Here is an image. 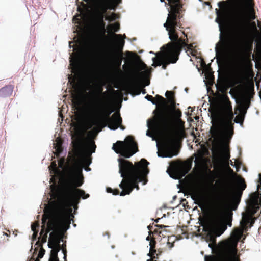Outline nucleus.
I'll list each match as a JSON object with an SVG mask.
<instances>
[{"instance_id": "423d86ee", "label": "nucleus", "mask_w": 261, "mask_h": 261, "mask_svg": "<svg viewBox=\"0 0 261 261\" xmlns=\"http://www.w3.org/2000/svg\"><path fill=\"white\" fill-rule=\"evenodd\" d=\"M92 106L93 110L97 112V115L92 117L86 123L87 129L95 126L93 129L88 132L89 137H95L97 133L101 131L102 128L106 126L112 130L117 129L122 122V118L119 113H115L110 117L113 110H110L105 100L99 98L98 102L96 105H92Z\"/></svg>"}, {"instance_id": "b1692460", "label": "nucleus", "mask_w": 261, "mask_h": 261, "mask_svg": "<svg viewBox=\"0 0 261 261\" xmlns=\"http://www.w3.org/2000/svg\"><path fill=\"white\" fill-rule=\"evenodd\" d=\"M50 256L49 261H59L58 257V253L61 250V247H56L51 248Z\"/></svg>"}, {"instance_id": "f3484780", "label": "nucleus", "mask_w": 261, "mask_h": 261, "mask_svg": "<svg viewBox=\"0 0 261 261\" xmlns=\"http://www.w3.org/2000/svg\"><path fill=\"white\" fill-rule=\"evenodd\" d=\"M229 45V37L227 34H225L223 38L220 37V41L217 44L215 48L216 55L219 56L222 60H224L227 57Z\"/></svg>"}, {"instance_id": "5fc2aeb1", "label": "nucleus", "mask_w": 261, "mask_h": 261, "mask_svg": "<svg viewBox=\"0 0 261 261\" xmlns=\"http://www.w3.org/2000/svg\"><path fill=\"white\" fill-rule=\"evenodd\" d=\"M108 236V238H109L110 237V234L108 232H106L103 233V236Z\"/></svg>"}, {"instance_id": "9d476101", "label": "nucleus", "mask_w": 261, "mask_h": 261, "mask_svg": "<svg viewBox=\"0 0 261 261\" xmlns=\"http://www.w3.org/2000/svg\"><path fill=\"white\" fill-rule=\"evenodd\" d=\"M112 149L125 158H129L139 151L137 143L132 136H128L125 141H117L113 144Z\"/></svg>"}, {"instance_id": "0e129e2a", "label": "nucleus", "mask_w": 261, "mask_h": 261, "mask_svg": "<svg viewBox=\"0 0 261 261\" xmlns=\"http://www.w3.org/2000/svg\"><path fill=\"white\" fill-rule=\"evenodd\" d=\"M149 83H150V82H149V81H148L146 83V86L148 85L149 84Z\"/></svg>"}, {"instance_id": "4be33fe9", "label": "nucleus", "mask_w": 261, "mask_h": 261, "mask_svg": "<svg viewBox=\"0 0 261 261\" xmlns=\"http://www.w3.org/2000/svg\"><path fill=\"white\" fill-rule=\"evenodd\" d=\"M168 4L171 6V11L170 12H174L175 14L179 13V3L180 0H167Z\"/></svg>"}, {"instance_id": "49530a36", "label": "nucleus", "mask_w": 261, "mask_h": 261, "mask_svg": "<svg viewBox=\"0 0 261 261\" xmlns=\"http://www.w3.org/2000/svg\"><path fill=\"white\" fill-rule=\"evenodd\" d=\"M112 193L113 195H118L119 194V190L117 189H113V192Z\"/></svg>"}, {"instance_id": "e433bc0d", "label": "nucleus", "mask_w": 261, "mask_h": 261, "mask_svg": "<svg viewBox=\"0 0 261 261\" xmlns=\"http://www.w3.org/2000/svg\"><path fill=\"white\" fill-rule=\"evenodd\" d=\"M157 253V250L155 249H149V252L147 254L148 256H152Z\"/></svg>"}, {"instance_id": "c9c22d12", "label": "nucleus", "mask_w": 261, "mask_h": 261, "mask_svg": "<svg viewBox=\"0 0 261 261\" xmlns=\"http://www.w3.org/2000/svg\"><path fill=\"white\" fill-rule=\"evenodd\" d=\"M159 255L157 253L152 256H150V258L147 260V261H158L159 258Z\"/></svg>"}, {"instance_id": "f03ea898", "label": "nucleus", "mask_w": 261, "mask_h": 261, "mask_svg": "<svg viewBox=\"0 0 261 261\" xmlns=\"http://www.w3.org/2000/svg\"><path fill=\"white\" fill-rule=\"evenodd\" d=\"M167 99L158 94L155 98L160 103V107L154 110V116L151 122H147L148 126L152 125L156 129L165 133V138L161 148L158 151L159 156L172 158L178 154L179 150L174 145L182 137L184 132L173 128L172 118L168 112V109H175L176 99L174 92L167 91Z\"/></svg>"}, {"instance_id": "72a5a7b5", "label": "nucleus", "mask_w": 261, "mask_h": 261, "mask_svg": "<svg viewBox=\"0 0 261 261\" xmlns=\"http://www.w3.org/2000/svg\"><path fill=\"white\" fill-rule=\"evenodd\" d=\"M156 243V242L155 239L154 238L151 239L149 243L150 249H155Z\"/></svg>"}, {"instance_id": "09e8293b", "label": "nucleus", "mask_w": 261, "mask_h": 261, "mask_svg": "<svg viewBox=\"0 0 261 261\" xmlns=\"http://www.w3.org/2000/svg\"><path fill=\"white\" fill-rule=\"evenodd\" d=\"M107 192L108 193H113V189H112L110 187H108L107 188Z\"/></svg>"}, {"instance_id": "13d9d810", "label": "nucleus", "mask_w": 261, "mask_h": 261, "mask_svg": "<svg viewBox=\"0 0 261 261\" xmlns=\"http://www.w3.org/2000/svg\"><path fill=\"white\" fill-rule=\"evenodd\" d=\"M229 165L234 166L233 162L231 160L229 161Z\"/></svg>"}, {"instance_id": "9b49d317", "label": "nucleus", "mask_w": 261, "mask_h": 261, "mask_svg": "<svg viewBox=\"0 0 261 261\" xmlns=\"http://www.w3.org/2000/svg\"><path fill=\"white\" fill-rule=\"evenodd\" d=\"M86 3L92 2L96 10V22L104 21L108 10H115L121 0H83Z\"/></svg>"}, {"instance_id": "a19ab883", "label": "nucleus", "mask_w": 261, "mask_h": 261, "mask_svg": "<svg viewBox=\"0 0 261 261\" xmlns=\"http://www.w3.org/2000/svg\"><path fill=\"white\" fill-rule=\"evenodd\" d=\"M259 178L257 180L258 185H257V189L259 190V187L261 186V173H259L258 175Z\"/></svg>"}, {"instance_id": "4d7b16f0", "label": "nucleus", "mask_w": 261, "mask_h": 261, "mask_svg": "<svg viewBox=\"0 0 261 261\" xmlns=\"http://www.w3.org/2000/svg\"><path fill=\"white\" fill-rule=\"evenodd\" d=\"M161 253H162V251H160L159 249H158V250H157V254H158V255H160Z\"/></svg>"}, {"instance_id": "79ce46f5", "label": "nucleus", "mask_w": 261, "mask_h": 261, "mask_svg": "<svg viewBox=\"0 0 261 261\" xmlns=\"http://www.w3.org/2000/svg\"><path fill=\"white\" fill-rule=\"evenodd\" d=\"M205 261H214V258L213 256H205Z\"/></svg>"}, {"instance_id": "603ef678", "label": "nucleus", "mask_w": 261, "mask_h": 261, "mask_svg": "<svg viewBox=\"0 0 261 261\" xmlns=\"http://www.w3.org/2000/svg\"><path fill=\"white\" fill-rule=\"evenodd\" d=\"M119 127H120L121 129L123 130L125 129V127L122 125V123L119 125Z\"/></svg>"}, {"instance_id": "7ed1b4c3", "label": "nucleus", "mask_w": 261, "mask_h": 261, "mask_svg": "<svg viewBox=\"0 0 261 261\" xmlns=\"http://www.w3.org/2000/svg\"><path fill=\"white\" fill-rule=\"evenodd\" d=\"M246 17H241L232 25L234 34L239 37L234 48V58L238 63L246 65L251 63L254 37L250 28V21L256 19L254 0H245Z\"/></svg>"}, {"instance_id": "c03bdc74", "label": "nucleus", "mask_w": 261, "mask_h": 261, "mask_svg": "<svg viewBox=\"0 0 261 261\" xmlns=\"http://www.w3.org/2000/svg\"><path fill=\"white\" fill-rule=\"evenodd\" d=\"M38 235V231H34L33 232V235H32V239L33 240H35L36 239Z\"/></svg>"}, {"instance_id": "393cba45", "label": "nucleus", "mask_w": 261, "mask_h": 261, "mask_svg": "<svg viewBox=\"0 0 261 261\" xmlns=\"http://www.w3.org/2000/svg\"><path fill=\"white\" fill-rule=\"evenodd\" d=\"M102 91H103V88L101 87H99L97 89V91L98 92V94H96L95 95L94 101L92 102V105H96V104H97L98 102L99 98L101 99L102 100H104V99L102 98L101 95H100V94L102 93V95L103 96H106V95H107L108 94V92L106 91L102 93Z\"/></svg>"}, {"instance_id": "473e14b6", "label": "nucleus", "mask_w": 261, "mask_h": 261, "mask_svg": "<svg viewBox=\"0 0 261 261\" xmlns=\"http://www.w3.org/2000/svg\"><path fill=\"white\" fill-rule=\"evenodd\" d=\"M134 56L135 57L136 59L138 62H139L141 63L143 68L145 69V68H147L146 65L141 61V60L140 59V57L139 56L137 55L136 53L134 54Z\"/></svg>"}, {"instance_id": "69168bd1", "label": "nucleus", "mask_w": 261, "mask_h": 261, "mask_svg": "<svg viewBox=\"0 0 261 261\" xmlns=\"http://www.w3.org/2000/svg\"><path fill=\"white\" fill-rule=\"evenodd\" d=\"M159 220H160V218H158L157 219H156V220H155V221L156 222H159Z\"/></svg>"}, {"instance_id": "2eb2a0df", "label": "nucleus", "mask_w": 261, "mask_h": 261, "mask_svg": "<svg viewBox=\"0 0 261 261\" xmlns=\"http://www.w3.org/2000/svg\"><path fill=\"white\" fill-rule=\"evenodd\" d=\"M96 146L95 142L92 139H89L86 143L80 144L79 145V151L81 155L82 161L87 165L91 163V154L95 152Z\"/></svg>"}, {"instance_id": "a18cd8bd", "label": "nucleus", "mask_w": 261, "mask_h": 261, "mask_svg": "<svg viewBox=\"0 0 261 261\" xmlns=\"http://www.w3.org/2000/svg\"><path fill=\"white\" fill-rule=\"evenodd\" d=\"M216 245V243H212L210 242L208 244V246L212 248L213 249Z\"/></svg>"}, {"instance_id": "f704fd0d", "label": "nucleus", "mask_w": 261, "mask_h": 261, "mask_svg": "<svg viewBox=\"0 0 261 261\" xmlns=\"http://www.w3.org/2000/svg\"><path fill=\"white\" fill-rule=\"evenodd\" d=\"M41 248L40 249V251L39 252L38 257L39 258H41L43 257L44 253H45V250L42 248V246H40Z\"/></svg>"}, {"instance_id": "680f3d73", "label": "nucleus", "mask_w": 261, "mask_h": 261, "mask_svg": "<svg viewBox=\"0 0 261 261\" xmlns=\"http://www.w3.org/2000/svg\"><path fill=\"white\" fill-rule=\"evenodd\" d=\"M151 239L150 237H149V236H147V238H146V240H148V241H149V240L150 241Z\"/></svg>"}, {"instance_id": "f8f14e48", "label": "nucleus", "mask_w": 261, "mask_h": 261, "mask_svg": "<svg viewBox=\"0 0 261 261\" xmlns=\"http://www.w3.org/2000/svg\"><path fill=\"white\" fill-rule=\"evenodd\" d=\"M180 18V16L177 15L174 12H170L168 14L166 22L164 24V27L168 32L169 37L172 42H179L185 43L181 38H179L176 32V27L179 26V23L177 22V19Z\"/></svg>"}, {"instance_id": "bb28decb", "label": "nucleus", "mask_w": 261, "mask_h": 261, "mask_svg": "<svg viewBox=\"0 0 261 261\" xmlns=\"http://www.w3.org/2000/svg\"><path fill=\"white\" fill-rule=\"evenodd\" d=\"M54 148L55 149V154L57 156H58L63 151V148L62 146V143L60 141H59L55 144Z\"/></svg>"}, {"instance_id": "052dcab7", "label": "nucleus", "mask_w": 261, "mask_h": 261, "mask_svg": "<svg viewBox=\"0 0 261 261\" xmlns=\"http://www.w3.org/2000/svg\"><path fill=\"white\" fill-rule=\"evenodd\" d=\"M63 258H64V260L66 261V258H67V254H65V255H64V257Z\"/></svg>"}, {"instance_id": "2f4dec72", "label": "nucleus", "mask_w": 261, "mask_h": 261, "mask_svg": "<svg viewBox=\"0 0 261 261\" xmlns=\"http://www.w3.org/2000/svg\"><path fill=\"white\" fill-rule=\"evenodd\" d=\"M49 170L55 173L57 171V164L55 161L52 162L50 166L49 167Z\"/></svg>"}, {"instance_id": "4c0bfd02", "label": "nucleus", "mask_w": 261, "mask_h": 261, "mask_svg": "<svg viewBox=\"0 0 261 261\" xmlns=\"http://www.w3.org/2000/svg\"><path fill=\"white\" fill-rule=\"evenodd\" d=\"M39 224L38 223H33L31 225V228L33 232L38 231L37 230V228L39 227Z\"/></svg>"}, {"instance_id": "39448f33", "label": "nucleus", "mask_w": 261, "mask_h": 261, "mask_svg": "<svg viewBox=\"0 0 261 261\" xmlns=\"http://www.w3.org/2000/svg\"><path fill=\"white\" fill-rule=\"evenodd\" d=\"M246 189V185L241 182L238 189L228 199H223L217 202L214 208L213 216L208 231L205 236L207 242H216V237H219L227 229V224L223 221V217L230 207L235 210L240 202L243 191Z\"/></svg>"}, {"instance_id": "0eeeda50", "label": "nucleus", "mask_w": 261, "mask_h": 261, "mask_svg": "<svg viewBox=\"0 0 261 261\" xmlns=\"http://www.w3.org/2000/svg\"><path fill=\"white\" fill-rule=\"evenodd\" d=\"M186 43L171 42L163 46L164 50L156 54V57L153 58L152 66H162L163 69H166L168 65L175 63L179 59V55L182 47Z\"/></svg>"}, {"instance_id": "37998d69", "label": "nucleus", "mask_w": 261, "mask_h": 261, "mask_svg": "<svg viewBox=\"0 0 261 261\" xmlns=\"http://www.w3.org/2000/svg\"><path fill=\"white\" fill-rule=\"evenodd\" d=\"M251 25H252L253 29L255 32H258L256 26V23L254 21L251 22Z\"/></svg>"}, {"instance_id": "aec40b11", "label": "nucleus", "mask_w": 261, "mask_h": 261, "mask_svg": "<svg viewBox=\"0 0 261 261\" xmlns=\"http://www.w3.org/2000/svg\"><path fill=\"white\" fill-rule=\"evenodd\" d=\"M191 166V161H186L177 165L176 168L185 175L190 171Z\"/></svg>"}, {"instance_id": "6e6552de", "label": "nucleus", "mask_w": 261, "mask_h": 261, "mask_svg": "<svg viewBox=\"0 0 261 261\" xmlns=\"http://www.w3.org/2000/svg\"><path fill=\"white\" fill-rule=\"evenodd\" d=\"M219 118L225 128L229 132L233 133V120L237 123L242 124L245 117L241 115H237L234 119L232 107L228 96L226 94L223 95L221 97V106L219 113Z\"/></svg>"}, {"instance_id": "ddd939ff", "label": "nucleus", "mask_w": 261, "mask_h": 261, "mask_svg": "<svg viewBox=\"0 0 261 261\" xmlns=\"http://www.w3.org/2000/svg\"><path fill=\"white\" fill-rule=\"evenodd\" d=\"M258 198V194L257 192L251 194L248 203V212L250 215H246L243 217L242 224L245 226L250 223V227H251L254 223V220L252 219V217L259 209Z\"/></svg>"}, {"instance_id": "864d4df0", "label": "nucleus", "mask_w": 261, "mask_h": 261, "mask_svg": "<svg viewBox=\"0 0 261 261\" xmlns=\"http://www.w3.org/2000/svg\"><path fill=\"white\" fill-rule=\"evenodd\" d=\"M62 251H63V253L64 254V255H65V254H67V251L65 248H63Z\"/></svg>"}, {"instance_id": "412c9836", "label": "nucleus", "mask_w": 261, "mask_h": 261, "mask_svg": "<svg viewBox=\"0 0 261 261\" xmlns=\"http://www.w3.org/2000/svg\"><path fill=\"white\" fill-rule=\"evenodd\" d=\"M250 104V102L248 99H244L240 103L238 110L239 111L240 115L244 116L245 117V115L247 113V110L248 108L249 107Z\"/></svg>"}, {"instance_id": "e2e57ef3", "label": "nucleus", "mask_w": 261, "mask_h": 261, "mask_svg": "<svg viewBox=\"0 0 261 261\" xmlns=\"http://www.w3.org/2000/svg\"><path fill=\"white\" fill-rule=\"evenodd\" d=\"M142 92L143 94H145L146 92V90L145 89H143Z\"/></svg>"}, {"instance_id": "338daca9", "label": "nucleus", "mask_w": 261, "mask_h": 261, "mask_svg": "<svg viewBox=\"0 0 261 261\" xmlns=\"http://www.w3.org/2000/svg\"><path fill=\"white\" fill-rule=\"evenodd\" d=\"M242 235V232H240V234H239V239H240L241 238V236Z\"/></svg>"}, {"instance_id": "5701e85b", "label": "nucleus", "mask_w": 261, "mask_h": 261, "mask_svg": "<svg viewBox=\"0 0 261 261\" xmlns=\"http://www.w3.org/2000/svg\"><path fill=\"white\" fill-rule=\"evenodd\" d=\"M230 154L229 150H225L222 156L218 161L219 165L229 163Z\"/></svg>"}, {"instance_id": "bf43d9fd", "label": "nucleus", "mask_w": 261, "mask_h": 261, "mask_svg": "<svg viewBox=\"0 0 261 261\" xmlns=\"http://www.w3.org/2000/svg\"><path fill=\"white\" fill-rule=\"evenodd\" d=\"M183 41H184V42L186 43V45L185 46H184L183 47H185V46H188V44H187V43L186 42V40H187V38H186V39H182L181 38H180Z\"/></svg>"}, {"instance_id": "774afa93", "label": "nucleus", "mask_w": 261, "mask_h": 261, "mask_svg": "<svg viewBox=\"0 0 261 261\" xmlns=\"http://www.w3.org/2000/svg\"><path fill=\"white\" fill-rule=\"evenodd\" d=\"M127 54H133L132 52H129V51H128L127 53Z\"/></svg>"}, {"instance_id": "1a4fd4ad", "label": "nucleus", "mask_w": 261, "mask_h": 261, "mask_svg": "<svg viewBox=\"0 0 261 261\" xmlns=\"http://www.w3.org/2000/svg\"><path fill=\"white\" fill-rule=\"evenodd\" d=\"M113 35L117 39L116 46L108 52L105 58V61L107 64L112 67L119 68L122 63V50L125 41L121 38L122 35L121 34H116L113 33Z\"/></svg>"}, {"instance_id": "20e7f679", "label": "nucleus", "mask_w": 261, "mask_h": 261, "mask_svg": "<svg viewBox=\"0 0 261 261\" xmlns=\"http://www.w3.org/2000/svg\"><path fill=\"white\" fill-rule=\"evenodd\" d=\"M118 162L119 172L123 178L119 184L120 188L122 189L120 193L121 196L129 195L134 188L139 190V182H143V185L147 183L149 163L146 159H142L139 162L133 164L128 160L119 158Z\"/></svg>"}, {"instance_id": "6e6d98bb", "label": "nucleus", "mask_w": 261, "mask_h": 261, "mask_svg": "<svg viewBox=\"0 0 261 261\" xmlns=\"http://www.w3.org/2000/svg\"><path fill=\"white\" fill-rule=\"evenodd\" d=\"M257 26L260 29H261V22L258 21L257 23Z\"/></svg>"}, {"instance_id": "58836bf2", "label": "nucleus", "mask_w": 261, "mask_h": 261, "mask_svg": "<svg viewBox=\"0 0 261 261\" xmlns=\"http://www.w3.org/2000/svg\"><path fill=\"white\" fill-rule=\"evenodd\" d=\"M236 253H237V249H236V248H234V249H233L234 257L232 259L231 261H240L239 258L238 257L235 256Z\"/></svg>"}, {"instance_id": "6ab92c4d", "label": "nucleus", "mask_w": 261, "mask_h": 261, "mask_svg": "<svg viewBox=\"0 0 261 261\" xmlns=\"http://www.w3.org/2000/svg\"><path fill=\"white\" fill-rule=\"evenodd\" d=\"M14 86L8 85L0 89V97L7 98L10 97L13 93Z\"/></svg>"}, {"instance_id": "a211bd4d", "label": "nucleus", "mask_w": 261, "mask_h": 261, "mask_svg": "<svg viewBox=\"0 0 261 261\" xmlns=\"http://www.w3.org/2000/svg\"><path fill=\"white\" fill-rule=\"evenodd\" d=\"M62 226L56 229L52 230L53 231L49 234L48 246L49 248L61 247L60 242L63 237V234L60 231V229L64 226Z\"/></svg>"}, {"instance_id": "dca6fc26", "label": "nucleus", "mask_w": 261, "mask_h": 261, "mask_svg": "<svg viewBox=\"0 0 261 261\" xmlns=\"http://www.w3.org/2000/svg\"><path fill=\"white\" fill-rule=\"evenodd\" d=\"M221 166H222L225 170L227 171V172L230 175L231 177L232 178H234L237 177V187L231 193V194H225V195H223V196L221 197L218 199V200L217 202L221 201L223 199H228L229 200V198L231 197L232 195L234 193V192L238 189L241 182H244L245 185H246L245 179L242 178L241 176H238L237 174L235 173L232 169L231 168V167L229 166V163H226L225 164H223L220 165ZM247 187V185H246V187Z\"/></svg>"}, {"instance_id": "f257e3e1", "label": "nucleus", "mask_w": 261, "mask_h": 261, "mask_svg": "<svg viewBox=\"0 0 261 261\" xmlns=\"http://www.w3.org/2000/svg\"><path fill=\"white\" fill-rule=\"evenodd\" d=\"M84 183V177L81 169L75 170L70 169L62 177L60 186L57 191L58 201L55 202L52 211V218L47 223L45 230L43 225L40 233L41 237L36 245L42 246L47 241V234L51 230L70 223L71 206L77 208L81 198L85 199L89 197L84 190L78 188Z\"/></svg>"}, {"instance_id": "c756f323", "label": "nucleus", "mask_w": 261, "mask_h": 261, "mask_svg": "<svg viewBox=\"0 0 261 261\" xmlns=\"http://www.w3.org/2000/svg\"><path fill=\"white\" fill-rule=\"evenodd\" d=\"M105 25L106 23L104 22V21H99L96 22V25L97 27L100 30H102L103 32V34H105L106 32V29H105Z\"/></svg>"}, {"instance_id": "c85d7f7f", "label": "nucleus", "mask_w": 261, "mask_h": 261, "mask_svg": "<svg viewBox=\"0 0 261 261\" xmlns=\"http://www.w3.org/2000/svg\"><path fill=\"white\" fill-rule=\"evenodd\" d=\"M194 162L195 165L199 167H201L205 162L204 158L201 155L196 157Z\"/></svg>"}, {"instance_id": "7c9ffc66", "label": "nucleus", "mask_w": 261, "mask_h": 261, "mask_svg": "<svg viewBox=\"0 0 261 261\" xmlns=\"http://www.w3.org/2000/svg\"><path fill=\"white\" fill-rule=\"evenodd\" d=\"M145 98L147 99L148 101H151L153 104H157V102L159 103L158 101L155 98V97L153 98L151 95L147 94L145 96Z\"/></svg>"}, {"instance_id": "cd10ccee", "label": "nucleus", "mask_w": 261, "mask_h": 261, "mask_svg": "<svg viewBox=\"0 0 261 261\" xmlns=\"http://www.w3.org/2000/svg\"><path fill=\"white\" fill-rule=\"evenodd\" d=\"M109 30L112 32H118L120 29V24L118 22L110 24L108 27Z\"/></svg>"}, {"instance_id": "ea45409f", "label": "nucleus", "mask_w": 261, "mask_h": 261, "mask_svg": "<svg viewBox=\"0 0 261 261\" xmlns=\"http://www.w3.org/2000/svg\"><path fill=\"white\" fill-rule=\"evenodd\" d=\"M110 16L111 18V21H114L117 18V15L114 13H112V14L110 15Z\"/></svg>"}, {"instance_id": "4468645a", "label": "nucleus", "mask_w": 261, "mask_h": 261, "mask_svg": "<svg viewBox=\"0 0 261 261\" xmlns=\"http://www.w3.org/2000/svg\"><path fill=\"white\" fill-rule=\"evenodd\" d=\"M230 3L231 0L223 1L219 3L220 9L217 11L216 21L219 24L220 30L222 25L225 26L230 18L231 12L229 8Z\"/></svg>"}, {"instance_id": "8fccbe9b", "label": "nucleus", "mask_w": 261, "mask_h": 261, "mask_svg": "<svg viewBox=\"0 0 261 261\" xmlns=\"http://www.w3.org/2000/svg\"><path fill=\"white\" fill-rule=\"evenodd\" d=\"M104 19H105V20H108V21H111V18H110V16H105Z\"/></svg>"}, {"instance_id": "3c124183", "label": "nucleus", "mask_w": 261, "mask_h": 261, "mask_svg": "<svg viewBox=\"0 0 261 261\" xmlns=\"http://www.w3.org/2000/svg\"><path fill=\"white\" fill-rule=\"evenodd\" d=\"M249 89L250 90H254V84L253 83H251L250 85H249Z\"/></svg>"}, {"instance_id": "de8ad7c7", "label": "nucleus", "mask_w": 261, "mask_h": 261, "mask_svg": "<svg viewBox=\"0 0 261 261\" xmlns=\"http://www.w3.org/2000/svg\"><path fill=\"white\" fill-rule=\"evenodd\" d=\"M155 226L159 228L160 229H162L163 228H166V227H168V226H166V225H158V224L156 225Z\"/></svg>"}, {"instance_id": "a878e982", "label": "nucleus", "mask_w": 261, "mask_h": 261, "mask_svg": "<svg viewBox=\"0 0 261 261\" xmlns=\"http://www.w3.org/2000/svg\"><path fill=\"white\" fill-rule=\"evenodd\" d=\"M169 110H170L173 113L175 117L177 119L178 121L184 123L180 118L182 115L181 111L179 109H176V105H175V109L168 110V113L170 114Z\"/></svg>"}]
</instances>
